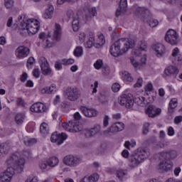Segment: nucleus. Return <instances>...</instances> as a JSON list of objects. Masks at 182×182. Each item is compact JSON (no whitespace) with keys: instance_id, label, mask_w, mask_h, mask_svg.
<instances>
[{"instance_id":"nucleus-1","label":"nucleus","mask_w":182,"mask_h":182,"mask_svg":"<svg viewBox=\"0 0 182 182\" xmlns=\"http://www.w3.org/2000/svg\"><path fill=\"white\" fill-rule=\"evenodd\" d=\"M6 163L9 167L3 176H0V182H11L15 170L21 173L25 166V159L19 157L18 154H14L6 160Z\"/></svg>"},{"instance_id":"nucleus-2","label":"nucleus","mask_w":182,"mask_h":182,"mask_svg":"<svg viewBox=\"0 0 182 182\" xmlns=\"http://www.w3.org/2000/svg\"><path fill=\"white\" fill-rule=\"evenodd\" d=\"M136 42L132 38H120L110 46L109 52L114 58H119L134 48Z\"/></svg>"},{"instance_id":"nucleus-3","label":"nucleus","mask_w":182,"mask_h":182,"mask_svg":"<svg viewBox=\"0 0 182 182\" xmlns=\"http://www.w3.org/2000/svg\"><path fill=\"white\" fill-rule=\"evenodd\" d=\"M150 152L147 151L143 148H139L136 151L132 154L129 159V166L132 168L137 167L139 164L143 163L146 159H149Z\"/></svg>"},{"instance_id":"nucleus-4","label":"nucleus","mask_w":182,"mask_h":182,"mask_svg":"<svg viewBox=\"0 0 182 182\" xmlns=\"http://www.w3.org/2000/svg\"><path fill=\"white\" fill-rule=\"evenodd\" d=\"M40 28L39 21L35 18L28 19L21 23V29L27 31L28 35H35Z\"/></svg>"},{"instance_id":"nucleus-5","label":"nucleus","mask_w":182,"mask_h":182,"mask_svg":"<svg viewBox=\"0 0 182 182\" xmlns=\"http://www.w3.org/2000/svg\"><path fill=\"white\" fill-rule=\"evenodd\" d=\"M62 127L67 132H75V133H77L83 130V126L82 124H77V121L75 119L69 121L68 123H63Z\"/></svg>"},{"instance_id":"nucleus-6","label":"nucleus","mask_w":182,"mask_h":182,"mask_svg":"<svg viewBox=\"0 0 182 182\" xmlns=\"http://www.w3.org/2000/svg\"><path fill=\"white\" fill-rule=\"evenodd\" d=\"M124 130V124L123 122H114L107 129L104 131V134L107 136H114L116 133L119 132H123Z\"/></svg>"},{"instance_id":"nucleus-7","label":"nucleus","mask_w":182,"mask_h":182,"mask_svg":"<svg viewBox=\"0 0 182 182\" xmlns=\"http://www.w3.org/2000/svg\"><path fill=\"white\" fill-rule=\"evenodd\" d=\"M67 16L72 21V26L74 32H77V31H79V24L80 23L79 14L72 10H68L67 11Z\"/></svg>"},{"instance_id":"nucleus-8","label":"nucleus","mask_w":182,"mask_h":182,"mask_svg":"<svg viewBox=\"0 0 182 182\" xmlns=\"http://www.w3.org/2000/svg\"><path fill=\"white\" fill-rule=\"evenodd\" d=\"M63 161L65 166H68V167H76V166L80 164L82 158L77 156L67 155L63 158Z\"/></svg>"},{"instance_id":"nucleus-9","label":"nucleus","mask_w":182,"mask_h":182,"mask_svg":"<svg viewBox=\"0 0 182 182\" xmlns=\"http://www.w3.org/2000/svg\"><path fill=\"white\" fill-rule=\"evenodd\" d=\"M119 103L121 106H124L126 109H132L134 105V100H133L132 94H123L119 99Z\"/></svg>"},{"instance_id":"nucleus-10","label":"nucleus","mask_w":182,"mask_h":182,"mask_svg":"<svg viewBox=\"0 0 182 182\" xmlns=\"http://www.w3.org/2000/svg\"><path fill=\"white\" fill-rule=\"evenodd\" d=\"M132 9L138 18H144V19H147L150 18V10L146 7H140L137 6H133Z\"/></svg>"},{"instance_id":"nucleus-11","label":"nucleus","mask_w":182,"mask_h":182,"mask_svg":"<svg viewBox=\"0 0 182 182\" xmlns=\"http://www.w3.org/2000/svg\"><path fill=\"white\" fill-rule=\"evenodd\" d=\"M65 95L70 102H76L80 97V91L77 88L68 87L65 90Z\"/></svg>"},{"instance_id":"nucleus-12","label":"nucleus","mask_w":182,"mask_h":182,"mask_svg":"<svg viewBox=\"0 0 182 182\" xmlns=\"http://www.w3.org/2000/svg\"><path fill=\"white\" fill-rule=\"evenodd\" d=\"M165 41L170 45H177L178 43V34L173 29H170L167 31L165 36Z\"/></svg>"},{"instance_id":"nucleus-13","label":"nucleus","mask_w":182,"mask_h":182,"mask_svg":"<svg viewBox=\"0 0 182 182\" xmlns=\"http://www.w3.org/2000/svg\"><path fill=\"white\" fill-rule=\"evenodd\" d=\"M178 154L177 151L174 150H168L159 152V159L161 160H166L168 161H171V160H174L177 158Z\"/></svg>"},{"instance_id":"nucleus-14","label":"nucleus","mask_w":182,"mask_h":182,"mask_svg":"<svg viewBox=\"0 0 182 182\" xmlns=\"http://www.w3.org/2000/svg\"><path fill=\"white\" fill-rule=\"evenodd\" d=\"M30 52L29 48L21 46L16 49L15 55L17 59H24V58H28Z\"/></svg>"},{"instance_id":"nucleus-15","label":"nucleus","mask_w":182,"mask_h":182,"mask_svg":"<svg viewBox=\"0 0 182 182\" xmlns=\"http://www.w3.org/2000/svg\"><path fill=\"white\" fill-rule=\"evenodd\" d=\"M38 62L41 65L43 75H51L52 69H50V67H49V63H48V60H46L45 57H41Z\"/></svg>"},{"instance_id":"nucleus-16","label":"nucleus","mask_w":182,"mask_h":182,"mask_svg":"<svg viewBox=\"0 0 182 182\" xmlns=\"http://www.w3.org/2000/svg\"><path fill=\"white\" fill-rule=\"evenodd\" d=\"M80 110L85 117H88L90 119H92V117H96L99 113V112H97L95 108H89L85 106L80 107Z\"/></svg>"},{"instance_id":"nucleus-17","label":"nucleus","mask_w":182,"mask_h":182,"mask_svg":"<svg viewBox=\"0 0 182 182\" xmlns=\"http://www.w3.org/2000/svg\"><path fill=\"white\" fill-rule=\"evenodd\" d=\"M68 139V134L66 133L62 132L61 134H58V132H54L52 134L50 140L53 143H57L58 144H62L65 140Z\"/></svg>"},{"instance_id":"nucleus-18","label":"nucleus","mask_w":182,"mask_h":182,"mask_svg":"<svg viewBox=\"0 0 182 182\" xmlns=\"http://www.w3.org/2000/svg\"><path fill=\"white\" fill-rule=\"evenodd\" d=\"M171 60L173 65H182V56L180 55V49L175 48L172 50Z\"/></svg>"},{"instance_id":"nucleus-19","label":"nucleus","mask_w":182,"mask_h":182,"mask_svg":"<svg viewBox=\"0 0 182 182\" xmlns=\"http://www.w3.org/2000/svg\"><path fill=\"white\" fill-rule=\"evenodd\" d=\"M161 109L160 108H156L154 105H149L145 110L146 114L148 117H156V116L160 114Z\"/></svg>"},{"instance_id":"nucleus-20","label":"nucleus","mask_w":182,"mask_h":182,"mask_svg":"<svg viewBox=\"0 0 182 182\" xmlns=\"http://www.w3.org/2000/svg\"><path fill=\"white\" fill-rule=\"evenodd\" d=\"M152 49L154 50L155 53L158 58H160L166 53V47L160 43H156L152 46Z\"/></svg>"},{"instance_id":"nucleus-21","label":"nucleus","mask_w":182,"mask_h":182,"mask_svg":"<svg viewBox=\"0 0 182 182\" xmlns=\"http://www.w3.org/2000/svg\"><path fill=\"white\" fill-rule=\"evenodd\" d=\"M31 112H35L36 113H43L46 112V106L41 102L33 104L31 108Z\"/></svg>"},{"instance_id":"nucleus-22","label":"nucleus","mask_w":182,"mask_h":182,"mask_svg":"<svg viewBox=\"0 0 182 182\" xmlns=\"http://www.w3.org/2000/svg\"><path fill=\"white\" fill-rule=\"evenodd\" d=\"M105 37L103 36H100L98 37L97 43H94L91 41H87L86 43V46L89 48H92L94 45L95 48H101V46H103L105 45Z\"/></svg>"},{"instance_id":"nucleus-23","label":"nucleus","mask_w":182,"mask_h":182,"mask_svg":"<svg viewBox=\"0 0 182 182\" xmlns=\"http://www.w3.org/2000/svg\"><path fill=\"white\" fill-rule=\"evenodd\" d=\"M159 170L162 171H170L173 168V162L171 161H162L159 166Z\"/></svg>"},{"instance_id":"nucleus-24","label":"nucleus","mask_w":182,"mask_h":182,"mask_svg":"<svg viewBox=\"0 0 182 182\" xmlns=\"http://www.w3.org/2000/svg\"><path fill=\"white\" fill-rule=\"evenodd\" d=\"M127 9V0H120L119 8L117 9L115 15L116 16H120L126 12Z\"/></svg>"},{"instance_id":"nucleus-25","label":"nucleus","mask_w":182,"mask_h":182,"mask_svg":"<svg viewBox=\"0 0 182 182\" xmlns=\"http://www.w3.org/2000/svg\"><path fill=\"white\" fill-rule=\"evenodd\" d=\"M178 68L174 65L168 66L164 70V77L172 76V75H178Z\"/></svg>"},{"instance_id":"nucleus-26","label":"nucleus","mask_w":182,"mask_h":182,"mask_svg":"<svg viewBox=\"0 0 182 182\" xmlns=\"http://www.w3.org/2000/svg\"><path fill=\"white\" fill-rule=\"evenodd\" d=\"M60 36H62V28L60 27V25L55 23L53 38L55 41H59L60 39Z\"/></svg>"},{"instance_id":"nucleus-27","label":"nucleus","mask_w":182,"mask_h":182,"mask_svg":"<svg viewBox=\"0 0 182 182\" xmlns=\"http://www.w3.org/2000/svg\"><path fill=\"white\" fill-rule=\"evenodd\" d=\"M56 90V86L55 85H51L50 87L42 88L41 92L42 95H50V93H55Z\"/></svg>"},{"instance_id":"nucleus-28","label":"nucleus","mask_w":182,"mask_h":182,"mask_svg":"<svg viewBox=\"0 0 182 182\" xmlns=\"http://www.w3.org/2000/svg\"><path fill=\"white\" fill-rule=\"evenodd\" d=\"M99 180V174L93 173L90 176L84 177L80 182H96Z\"/></svg>"},{"instance_id":"nucleus-29","label":"nucleus","mask_w":182,"mask_h":182,"mask_svg":"<svg viewBox=\"0 0 182 182\" xmlns=\"http://www.w3.org/2000/svg\"><path fill=\"white\" fill-rule=\"evenodd\" d=\"M11 151V144L9 142L3 143L0 145V151L4 154H8Z\"/></svg>"},{"instance_id":"nucleus-30","label":"nucleus","mask_w":182,"mask_h":182,"mask_svg":"<svg viewBox=\"0 0 182 182\" xmlns=\"http://www.w3.org/2000/svg\"><path fill=\"white\" fill-rule=\"evenodd\" d=\"M46 163L49 167H55L59 164V159L56 156H53L46 161Z\"/></svg>"},{"instance_id":"nucleus-31","label":"nucleus","mask_w":182,"mask_h":182,"mask_svg":"<svg viewBox=\"0 0 182 182\" xmlns=\"http://www.w3.org/2000/svg\"><path fill=\"white\" fill-rule=\"evenodd\" d=\"M134 102L138 105V106H144L147 105V101L144 97L137 96L134 98Z\"/></svg>"},{"instance_id":"nucleus-32","label":"nucleus","mask_w":182,"mask_h":182,"mask_svg":"<svg viewBox=\"0 0 182 182\" xmlns=\"http://www.w3.org/2000/svg\"><path fill=\"white\" fill-rule=\"evenodd\" d=\"M25 120V113H18L15 117V122L16 124H22Z\"/></svg>"},{"instance_id":"nucleus-33","label":"nucleus","mask_w":182,"mask_h":182,"mask_svg":"<svg viewBox=\"0 0 182 182\" xmlns=\"http://www.w3.org/2000/svg\"><path fill=\"white\" fill-rule=\"evenodd\" d=\"M40 132L42 134H48L49 133V127L48 124L43 122L40 127Z\"/></svg>"},{"instance_id":"nucleus-34","label":"nucleus","mask_w":182,"mask_h":182,"mask_svg":"<svg viewBox=\"0 0 182 182\" xmlns=\"http://www.w3.org/2000/svg\"><path fill=\"white\" fill-rule=\"evenodd\" d=\"M92 136L95 134H99L102 132V127L100 124L95 125L92 128L90 129Z\"/></svg>"},{"instance_id":"nucleus-35","label":"nucleus","mask_w":182,"mask_h":182,"mask_svg":"<svg viewBox=\"0 0 182 182\" xmlns=\"http://www.w3.org/2000/svg\"><path fill=\"white\" fill-rule=\"evenodd\" d=\"M125 176H127V170L119 169L117 171V177H118L119 180H123Z\"/></svg>"},{"instance_id":"nucleus-36","label":"nucleus","mask_w":182,"mask_h":182,"mask_svg":"<svg viewBox=\"0 0 182 182\" xmlns=\"http://www.w3.org/2000/svg\"><path fill=\"white\" fill-rule=\"evenodd\" d=\"M122 75H123L122 79L125 82H132L133 81V77H132V75L130 73H129V72L124 71L122 73Z\"/></svg>"},{"instance_id":"nucleus-37","label":"nucleus","mask_w":182,"mask_h":182,"mask_svg":"<svg viewBox=\"0 0 182 182\" xmlns=\"http://www.w3.org/2000/svg\"><path fill=\"white\" fill-rule=\"evenodd\" d=\"M153 146H154V149H164V147H166V146H167V144H164V142L161 141H159L157 142V141H154L153 142Z\"/></svg>"},{"instance_id":"nucleus-38","label":"nucleus","mask_w":182,"mask_h":182,"mask_svg":"<svg viewBox=\"0 0 182 182\" xmlns=\"http://www.w3.org/2000/svg\"><path fill=\"white\" fill-rule=\"evenodd\" d=\"M178 104L177 98H173L169 102V112H171L173 109H176Z\"/></svg>"},{"instance_id":"nucleus-39","label":"nucleus","mask_w":182,"mask_h":182,"mask_svg":"<svg viewBox=\"0 0 182 182\" xmlns=\"http://www.w3.org/2000/svg\"><path fill=\"white\" fill-rule=\"evenodd\" d=\"M74 55L76 58H80L83 55V48L82 47H77L74 50Z\"/></svg>"},{"instance_id":"nucleus-40","label":"nucleus","mask_w":182,"mask_h":182,"mask_svg":"<svg viewBox=\"0 0 182 182\" xmlns=\"http://www.w3.org/2000/svg\"><path fill=\"white\" fill-rule=\"evenodd\" d=\"M62 65L64 66H68V65H73L75 63V60L73 58H69V59H63L61 61Z\"/></svg>"},{"instance_id":"nucleus-41","label":"nucleus","mask_w":182,"mask_h":182,"mask_svg":"<svg viewBox=\"0 0 182 182\" xmlns=\"http://www.w3.org/2000/svg\"><path fill=\"white\" fill-rule=\"evenodd\" d=\"M139 47L140 50H144V51L147 50V42H146L145 41H141L139 43Z\"/></svg>"},{"instance_id":"nucleus-42","label":"nucleus","mask_w":182,"mask_h":182,"mask_svg":"<svg viewBox=\"0 0 182 182\" xmlns=\"http://www.w3.org/2000/svg\"><path fill=\"white\" fill-rule=\"evenodd\" d=\"M102 65H103V61L101 59L97 60L94 63V68H95L97 70H99V69H100V68H102Z\"/></svg>"},{"instance_id":"nucleus-43","label":"nucleus","mask_w":182,"mask_h":182,"mask_svg":"<svg viewBox=\"0 0 182 182\" xmlns=\"http://www.w3.org/2000/svg\"><path fill=\"white\" fill-rule=\"evenodd\" d=\"M4 5L7 9L14 6V0H4Z\"/></svg>"},{"instance_id":"nucleus-44","label":"nucleus","mask_w":182,"mask_h":182,"mask_svg":"<svg viewBox=\"0 0 182 182\" xmlns=\"http://www.w3.org/2000/svg\"><path fill=\"white\" fill-rule=\"evenodd\" d=\"M112 90L117 93L120 90V84L115 82L112 85Z\"/></svg>"},{"instance_id":"nucleus-45","label":"nucleus","mask_w":182,"mask_h":182,"mask_svg":"<svg viewBox=\"0 0 182 182\" xmlns=\"http://www.w3.org/2000/svg\"><path fill=\"white\" fill-rule=\"evenodd\" d=\"M159 25V21L156 19H151L149 20V26L151 28H156Z\"/></svg>"},{"instance_id":"nucleus-46","label":"nucleus","mask_w":182,"mask_h":182,"mask_svg":"<svg viewBox=\"0 0 182 182\" xmlns=\"http://www.w3.org/2000/svg\"><path fill=\"white\" fill-rule=\"evenodd\" d=\"M77 0H58V5H63L65 2H68L69 4H73V2H76Z\"/></svg>"},{"instance_id":"nucleus-47","label":"nucleus","mask_w":182,"mask_h":182,"mask_svg":"<svg viewBox=\"0 0 182 182\" xmlns=\"http://www.w3.org/2000/svg\"><path fill=\"white\" fill-rule=\"evenodd\" d=\"M84 135L87 138L93 137V134L92 133V130L91 129H85Z\"/></svg>"},{"instance_id":"nucleus-48","label":"nucleus","mask_w":182,"mask_h":182,"mask_svg":"<svg viewBox=\"0 0 182 182\" xmlns=\"http://www.w3.org/2000/svg\"><path fill=\"white\" fill-rule=\"evenodd\" d=\"M143 85V78H138L136 84L134 85V87H141Z\"/></svg>"},{"instance_id":"nucleus-49","label":"nucleus","mask_w":182,"mask_h":182,"mask_svg":"<svg viewBox=\"0 0 182 182\" xmlns=\"http://www.w3.org/2000/svg\"><path fill=\"white\" fill-rule=\"evenodd\" d=\"M130 62L132 65L134 66V68H140L141 66V63H137L136 60L131 58Z\"/></svg>"},{"instance_id":"nucleus-50","label":"nucleus","mask_w":182,"mask_h":182,"mask_svg":"<svg viewBox=\"0 0 182 182\" xmlns=\"http://www.w3.org/2000/svg\"><path fill=\"white\" fill-rule=\"evenodd\" d=\"M20 80L23 83H25V82H26V80H28V73H23V74L21 75Z\"/></svg>"},{"instance_id":"nucleus-51","label":"nucleus","mask_w":182,"mask_h":182,"mask_svg":"<svg viewBox=\"0 0 182 182\" xmlns=\"http://www.w3.org/2000/svg\"><path fill=\"white\" fill-rule=\"evenodd\" d=\"M181 122H182V116L181 115L176 116L173 119V123H175V124H180V123H181Z\"/></svg>"},{"instance_id":"nucleus-52","label":"nucleus","mask_w":182,"mask_h":182,"mask_svg":"<svg viewBox=\"0 0 182 182\" xmlns=\"http://www.w3.org/2000/svg\"><path fill=\"white\" fill-rule=\"evenodd\" d=\"M52 15H53V13H50V11L46 10L43 16L45 19H50V18H52Z\"/></svg>"},{"instance_id":"nucleus-53","label":"nucleus","mask_w":182,"mask_h":182,"mask_svg":"<svg viewBox=\"0 0 182 182\" xmlns=\"http://www.w3.org/2000/svg\"><path fill=\"white\" fill-rule=\"evenodd\" d=\"M99 86V82L97 81H95L94 82V85H91V87H92V93H97V87Z\"/></svg>"},{"instance_id":"nucleus-54","label":"nucleus","mask_w":182,"mask_h":182,"mask_svg":"<svg viewBox=\"0 0 182 182\" xmlns=\"http://www.w3.org/2000/svg\"><path fill=\"white\" fill-rule=\"evenodd\" d=\"M74 119L73 120H76L77 122V124H79V120H80V113L75 112L73 115Z\"/></svg>"},{"instance_id":"nucleus-55","label":"nucleus","mask_w":182,"mask_h":182,"mask_svg":"<svg viewBox=\"0 0 182 182\" xmlns=\"http://www.w3.org/2000/svg\"><path fill=\"white\" fill-rule=\"evenodd\" d=\"M103 126L107 127L109 126V116L105 115L103 119Z\"/></svg>"},{"instance_id":"nucleus-56","label":"nucleus","mask_w":182,"mask_h":182,"mask_svg":"<svg viewBox=\"0 0 182 182\" xmlns=\"http://www.w3.org/2000/svg\"><path fill=\"white\" fill-rule=\"evenodd\" d=\"M149 126L150 124L149 123H145L144 124V131H143L144 134H147L149 133Z\"/></svg>"},{"instance_id":"nucleus-57","label":"nucleus","mask_w":182,"mask_h":182,"mask_svg":"<svg viewBox=\"0 0 182 182\" xmlns=\"http://www.w3.org/2000/svg\"><path fill=\"white\" fill-rule=\"evenodd\" d=\"M88 41L92 42V43H95V33H90L89 38H88Z\"/></svg>"},{"instance_id":"nucleus-58","label":"nucleus","mask_w":182,"mask_h":182,"mask_svg":"<svg viewBox=\"0 0 182 182\" xmlns=\"http://www.w3.org/2000/svg\"><path fill=\"white\" fill-rule=\"evenodd\" d=\"M145 90L146 92H151L153 90V85L151 83H148L145 86Z\"/></svg>"},{"instance_id":"nucleus-59","label":"nucleus","mask_w":182,"mask_h":182,"mask_svg":"<svg viewBox=\"0 0 182 182\" xmlns=\"http://www.w3.org/2000/svg\"><path fill=\"white\" fill-rule=\"evenodd\" d=\"M35 62V58L33 57H30L27 60V68H29V65H33V63Z\"/></svg>"},{"instance_id":"nucleus-60","label":"nucleus","mask_w":182,"mask_h":182,"mask_svg":"<svg viewBox=\"0 0 182 182\" xmlns=\"http://www.w3.org/2000/svg\"><path fill=\"white\" fill-rule=\"evenodd\" d=\"M79 39L80 42L82 43L85 42V39H86V34H85V33H80Z\"/></svg>"},{"instance_id":"nucleus-61","label":"nucleus","mask_w":182,"mask_h":182,"mask_svg":"<svg viewBox=\"0 0 182 182\" xmlns=\"http://www.w3.org/2000/svg\"><path fill=\"white\" fill-rule=\"evenodd\" d=\"M13 23H14V18L12 17H9L6 23V26H8V28H11Z\"/></svg>"},{"instance_id":"nucleus-62","label":"nucleus","mask_w":182,"mask_h":182,"mask_svg":"<svg viewBox=\"0 0 182 182\" xmlns=\"http://www.w3.org/2000/svg\"><path fill=\"white\" fill-rule=\"evenodd\" d=\"M174 128H173V127H169L168 128V136H174Z\"/></svg>"},{"instance_id":"nucleus-63","label":"nucleus","mask_w":182,"mask_h":182,"mask_svg":"<svg viewBox=\"0 0 182 182\" xmlns=\"http://www.w3.org/2000/svg\"><path fill=\"white\" fill-rule=\"evenodd\" d=\"M17 105L18 106H22L23 107H25V102L21 98H18Z\"/></svg>"},{"instance_id":"nucleus-64","label":"nucleus","mask_w":182,"mask_h":182,"mask_svg":"<svg viewBox=\"0 0 182 182\" xmlns=\"http://www.w3.org/2000/svg\"><path fill=\"white\" fill-rule=\"evenodd\" d=\"M33 75L34 77H39L40 73H39L38 68H35L33 70Z\"/></svg>"}]
</instances>
